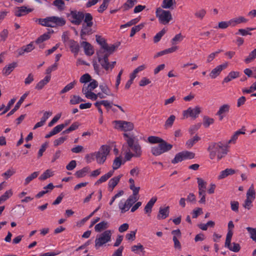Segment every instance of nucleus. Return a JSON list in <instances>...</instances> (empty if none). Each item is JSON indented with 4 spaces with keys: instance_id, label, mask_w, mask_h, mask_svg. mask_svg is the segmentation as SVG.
I'll return each instance as SVG.
<instances>
[{
    "instance_id": "obj_25",
    "label": "nucleus",
    "mask_w": 256,
    "mask_h": 256,
    "mask_svg": "<svg viewBox=\"0 0 256 256\" xmlns=\"http://www.w3.org/2000/svg\"><path fill=\"white\" fill-rule=\"evenodd\" d=\"M118 207L121 214L125 213L129 210L130 208L124 199H122L119 202L118 204Z\"/></svg>"
},
{
    "instance_id": "obj_17",
    "label": "nucleus",
    "mask_w": 256,
    "mask_h": 256,
    "mask_svg": "<svg viewBox=\"0 0 256 256\" xmlns=\"http://www.w3.org/2000/svg\"><path fill=\"white\" fill-rule=\"evenodd\" d=\"M98 86V82L96 80H93L88 84H84L82 89L83 94L92 92Z\"/></svg>"
},
{
    "instance_id": "obj_36",
    "label": "nucleus",
    "mask_w": 256,
    "mask_h": 256,
    "mask_svg": "<svg viewBox=\"0 0 256 256\" xmlns=\"http://www.w3.org/2000/svg\"><path fill=\"white\" fill-rule=\"evenodd\" d=\"M239 76V72H234L232 71L230 72L228 75L224 78L223 80V83L226 82H228L233 79H234L236 78H238Z\"/></svg>"
},
{
    "instance_id": "obj_1",
    "label": "nucleus",
    "mask_w": 256,
    "mask_h": 256,
    "mask_svg": "<svg viewBox=\"0 0 256 256\" xmlns=\"http://www.w3.org/2000/svg\"><path fill=\"white\" fill-rule=\"evenodd\" d=\"M96 40L100 46V48L96 52L98 61L106 72H112L116 62H110L108 57L115 51L116 47L114 44L108 45L105 39L100 36H96Z\"/></svg>"
},
{
    "instance_id": "obj_22",
    "label": "nucleus",
    "mask_w": 256,
    "mask_h": 256,
    "mask_svg": "<svg viewBox=\"0 0 256 256\" xmlns=\"http://www.w3.org/2000/svg\"><path fill=\"white\" fill-rule=\"evenodd\" d=\"M28 92H26L20 98L18 102L16 104V106H14V108L11 110L8 114L6 116H9L12 114H13L15 112H16L20 107L22 104L24 100L26 98L28 95Z\"/></svg>"
},
{
    "instance_id": "obj_52",
    "label": "nucleus",
    "mask_w": 256,
    "mask_h": 256,
    "mask_svg": "<svg viewBox=\"0 0 256 256\" xmlns=\"http://www.w3.org/2000/svg\"><path fill=\"white\" fill-rule=\"evenodd\" d=\"M234 228V224L232 221H230L228 223V232L226 234V238H227L228 240H229L230 238H232L233 235L232 229Z\"/></svg>"
},
{
    "instance_id": "obj_13",
    "label": "nucleus",
    "mask_w": 256,
    "mask_h": 256,
    "mask_svg": "<svg viewBox=\"0 0 256 256\" xmlns=\"http://www.w3.org/2000/svg\"><path fill=\"white\" fill-rule=\"evenodd\" d=\"M228 66V63L226 62L214 68L210 74V76L211 78L214 79L218 76L222 71L226 68Z\"/></svg>"
},
{
    "instance_id": "obj_42",
    "label": "nucleus",
    "mask_w": 256,
    "mask_h": 256,
    "mask_svg": "<svg viewBox=\"0 0 256 256\" xmlns=\"http://www.w3.org/2000/svg\"><path fill=\"white\" fill-rule=\"evenodd\" d=\"M200 140V138L198 136H195L193 138L189 139L186 144L188 148H192L196 143Z\"/></svg>"
},
{
    "instance_id": "obj_51",
    "label": "nucleus",
    "mask_w": 256,
    "mask_h": 256,
    "mask_svg": "<svg viewBox=\"0 0 256 256\" xmlns=\"http://www.w3.org/2000/svg\"><path fill=\"white\" fill-rule=\"evenodd\" d=\"M214 118H210L208 116H204L203 118V125L205 128H208L210 124L214 123Z\"/></svg>"
},
{
    "instance_id": "obj_32",
    "label": "nucleus",
    "mask_w": 256,
    "mask_h": 256,
    "mask_svg": "<svg viewBox=\"0 0 256 256\" xmlns=\"http://www.w3.org/2000/svg\"><path fill=\"white\" fill-rule=\"evenodd\" d=\"M114 174V170H110L108 173L102 176L95 183L96 185H99L100 184L106 182L109 178H110Z\"/></svg>"
},
{
    "instance_id": "obj_60",
    "label": "nucleus",
    "mask_w": 256,
    "mask_h": 256,
    "mask_svg": "<svg viewBox=\"0 0 256 256\" xmlns=\"http://www.w3.org/2000/svg\"><path fill=\"white\" fill-rule=\"evenodd\" d=\"M148 140L150 144H159L164 140L158 136H150L148 138Z\"/></svg>"
},
{
    "instance_id": "obj_20",
    "label": "nucleus",
    "mask_w": 256,
    "mask_h": 256,
    "mask_svg": "<svg viewBox=\"0 0 256 256\" xmlns=\"http://www.w3.org/2000/svg\"><path fill=\"white\" fill-rule=\"evenodd\" d=\"M230 24V26L234 27L236 25L242 24L246 23L248 20L242 16H239L236 18H234L229 20Z\"/></svg>"
},
{
    "instance_id": "obj_6",
    "label": "nucleus",
    "mask_w": 256,
    "mask_h": 256,
    "mask_svg": "<svg viewBox=\"0 0 256 256\" xmlns=\"http://www.w3.org/2000/svg\"><path fill=\"white\" fill-rule=\"evenodd\" d=\"M156 14L159 22L164 25L168 24L172 19V14L169 10H164L160 8L156 9Z\"/></svg>"
},
{
    "instance_id": "obj_35",
    "label": "nucleus",
    "mask_w": 256,
    "mask_h": 256,
    "mask_svg": "<svg viewBox=\"0 0 256 256\" xmlns=\"http://www.w3.org/2000/svg\"><path fill=\"white\" fill-rule=\"evenodd\" d=\"M138 193L132 192V194L126 200V202L130 208L138 200L139 196H138Z\"/></svg>"
},
{
    "instance_id": "obj_56",
    "label": "nucleus",
    "mask_w": 256,
    "mask_h": 256,
    "mask_svg": "<svg viewBox=\"0 0 256 256\" xmlns=\"http://www.w3.org/2000/svg\"><path fill=\"white\" fill-rule=\"evenodd\" d=\"M128 182L130 183V188L132 191V192L138 193L140 190V187H136L134 186V180L132 178H130Z\"/></svg>"
},
{
    "instance_id": "obj_44",
    "label": "nucleus",
    "mask_w": 256,
    "mask_h": 256,
    "mask_svg": "<svg viewBox=\"0 0 256 256\" xmlns=\"http://www.w3.org/2000/svg\"><path fill=\"white\" fill-rule=\"evenodd\" d=\"M84 101V100L80 96L76 95H72L70 96V103L71 104H76Z\"/></svg>"
},
{
    "instance_id": "obj_34",
    "label": "nucleus",
    "mask_w": 256,
    "mask_h": 256,
    "mask_svg": "<svg viewBox=\"0 0 256 256\" xmlns=\"http://www.w3.org/2000/svg\"><path fill=\"white\" fill-rule=\"evenodd\" d=\"M91 27L92 26H88L85 24H82V29L80 32V36L82 39H84V36L90 34L92 33Z\"/></svg>"
},
{
    "instance_id": "obj_46",
    "label": "nucleus",
    "mask_w": 256,
    "mask_h": 256,
    "mask_svg": "<svg viewBox=\"0 0 256 256\" xmlns=\"http://www.w3.org/2000/svg\"><path fill=\"white\" fill-rule=\"evenodd\" d=\"M100 88L102 92L104 93L106 96H113L111 92L110 89L106 84H100Z\"/></svg>"
},
{
    "instance_id": "obj_50",
    "label": "nucleus",
    "mask_w": 256,
    "mask_h": 256,
    "mask_svg": "<svg viewBox=\"0 0 256 256\" xmlns=\"http://www.w3.org/2000/svg\"><path fill=\"white\" fill-rule=\"evenodd\" d=\"M176 120V116L174 115H171L166 120L164 124V127L166 128H171Z\"/></svg>"
},
{
    "instance_id": "obj_23",
    "label": "nucleus",
    "mask_w": 256,
    "mask_h": 256,
    "mask_svg": "<svg viewBox=\"0 0 256 256\" xmlns=\"http://www.w3.org/2000/svg\"><path fill=\"white\" fill-rule=\"evenodd\" d=\"M51 76L50 75L46 76L44 79L40 80L36 86L35 88L37 90H41L50 81Z\"/></svg>"
},
{
    "instance_id": "obj_30",
    "label": "nucleus",
    "mask_w": 256,
    "mask_h": 256,
    "mask_svg": "<svg viewBox=\"0 0 256 256\" xmlns=\"http://www.w3.org/2000/svg\"><path fill=\"white\" fill-rule=\"evenodd\" d=\"M82 46L84 48L85 54L88 56H92L94 53L92 46L88 42H82L81 43Z\"/></svg>"
},
{
    "instance_id": "obj_41",
    "label": "nucleus",
    "mask_w": 256,
    "mask_h": 256,
    "mask_svg": "<svg viewBox=\"0 0 256 256\" xmlns=\"http://www.w3.org/2000/svg\"><path fill=\"white\" fill-rule=\"evenodd\" d=\"M54 176V172L50 170H47L44 171L39 177V180H44L47 178Z\"/></svg>"
},
{
    "instance_id": "obj_55",
    "label": "nucleus",
    "mask_w": 256,
    "mask_h": 256,
    "mask_svg": "<svg viewBox=\"0 0 256 256\" xmlns=\"http://www.w3.org/2000/svg\"><path fill=\"white\" fill-rule=\"evenodd\" d=\"M144 27V24H140L138 25L134 26L132 28L131 30V32L130 34V36L132 37L136 32H139Z\"/></svg>"
},
{
    "instance_id": "obj_64",
    "label": "nucleus",
    "mask_w": 256,
    "mask_h": 256,
    "mask_svg": "<svg viewBox=\"0 0 256 256\" xmlns=\"http://www.w3.org/2000/svg\"><path fill=\"white\" fill-rule=\"evenodd\" d=\"M256 90V84L253 83L249 88H244L242 90L244 94H250Z\"/></svg>"
},
{
    "instance_id": "obj_12",
    "label": "nucleus",
    "mask_w": 256,
    "mask_h": 256,
    "mask_svg": "<svg viewBox=\"0 0 256 256\" xmlns=\"http://www.w3.org/2000/svg\"><path fill=\"white\" fill-rule=\"evenodd\" d=\"M172 240L174 243V248H175L180 250L181 244L179 240L182 238V233L179 229L173 230L172 231Z\"/></svg>"
},
{
    "instance_id": "obj_54",
    "label": "nucleus",
    "mask_w": 256,
    "mask_h": 256,
    "mask_svg": "<svg viewBox=\"0 0 256 256\" xmlns=\"http://www.w3.org/2000/svg\"><path fill=\"white\" fill-rule=\"evenodd\" d=\"M122 158L120 157H116L114 160L113 164H112V168L114 171V170H116L118 169L122 165Z\"/></svg>"
},
{
    "instance_id": "obj_19",
    "label": "nucleus",
    "mask_w": 256,
    "mask_h": 256,
    "mask_svg": "<svg viewBox=\"0 0 256 256\" xmlns=\"http://www.w3.org/2000/svg\"><path fill=\"white\" fill-rule=\"evenodd\" d=\"M18 64L16 62H12L6 65L2 70L3 75L7 76H8L14 70L17 66Z\"/></svg>"
},
{
    "instance_id": "obj_48",
    "label": "nucleus",
    "mask_w": 256,
    "mask_h": 256,
    "mask_svg": "<svg viewBox=\"0 0 256 256\" xmlns=\"http://www.w3.org/2000/svg\"><path fill=\"white\" fill-rule=\"evenodd\" d=\"M76 82L74 80L66 86L60 92V94L66 93L74 88Z\"/></svg>"
},
{
    "instance_id": "obj_18",
    "label": "nucleus",
    "mask_w": 256,
    "mask_h": 256,
    "mask_svg": "<svg viewBox=\"0 0 256 256\" xmlns=\"http://www.w3.org/2000/svg\"><path fill=\"white\" fill-rule=\"evenodd\" d=\"M231 240L232 238H230L229 240H228L227 238H226L224 244L225 247L228 248L230 250L234 252H238L240 248V244L235 242H233L231 244Z\"/></svg>"
},
{
    "instance_id": "obj_62",
    "label": "nucleus",
    "mask_w": 256,
    "mask_h": 256,
    "mask_svg": "<svg viewBox=\"0 0 256 256\" xmlns=\"http://www.w3.org/2000/svg\"><path fill=\"white\" fill-rule=\"evenodd\" d=\"M249 234H250V238L254 241L256 242V228H252L250 227H247L246 228Z\"/></svg>"
},
{
    "instance_id": "obj_38",
    "label": "nucleus",
    "mask_w": 256,
    "mask_h": 256,
    "mask_svg": "<svg viewBox=\"0 0 256 256\" xmlns=\"http://www.w3.org/2000/svg\"><path fill=\"white\" fill-rule=\"evenodd\" d=\"M13 195L12 189L6 190L4 193L0 196V204L6 201Z\"/></svg>"
},
{
    "instance_id": "obj_40",
    "label": "nucleus",
    "mask_w": 256,
    "mask_h": 256,
    "mask_svg": "<svg viewBox=\"0 0 256 256\" xmlns=\"http://www.w3.org/2000/svg\"><path fill=\"white\" fill-rule=\"evenodd\" d=\"M137 2V0H127L122 7L124 10H128L132 8Z\"/></svg>"
},
{
    "instance_id": "obj_31",
    "label": "nucleus",
    "mask_w": 256,
    "mask_h": 256,
    "mask_svg": "<svg viewBox=\"0 0 256 256\" xmlns=\"http://www.w3.org/2000/svg\"><path fill=\"white\" fill-rule=\"evenodd\" d=\"M109 227L108 222L106 221H102L96 224L94 226V230L96 232H100L107 229Z\"/></svg>"
},
{
    "instance_id": "obj_24",
    "label": "nucleus",
    "mask_w": 256,
    "mask_h": 256,
    "mask_svg": "<svg viewBox=\"0 0 256 256\" xmlns=\"http://www.w3.org/2000/svg\"><path fill=\"white\" fill-rule=\"evenodd\" d=\"M169 206L166 208H160L157 218L158 220H164L169 215Z\"/></svg>"
},
{
    "instance_id": "obj_4",
    "label": "nucleus",
    "mask_w": 256,
    "mask_h": 256,
    "mask_svg": "<svg viewBox=\"0 0 256 256\" xmlns=\"http://www.w3.org/2000/svg\"><path fill=\"white\" fill-rule=\"evenodd\" d=\"M39 22L42 26L54 28L64 25L66 20L62 18L50 16L44 19H40Z\"/></svg>"
},
{
    "instance_id": "obj_33",
    "label": "nucleus",
    "mask_w": 256,
    "mask_h": 256,
    "mask_svg": "<svg viewBox=\"0 0 256 256\" xmlns=\"http://www.w3.org/2000/svg\"><path fill=\"white\" fill-rule=\"evenodd\" d=\"M256 194L254 185L252 184L246 192V198L254 200L256 198Z\"/></svg>"
},
{
    "instance_id": "obj_43",
    "label": "nucleus",
    "mask_w": 256,
    "mask_h": 256,
    "mask_svg": "<svg viewBox=\"0 0 256 256\" xmlns=\"http://www.w3.org/2000/svg\"><path fill=\"white\" fill-rule=\"evenodd\" d=\"M90 171V168L88 167H84L82 170L77 171L75 175L77 178H80L84 177Z\"/></svg>"
},
{
    "instance_id": "obj_53",
    "label": "nucleus",
    "mask_w": 256,
    "mask_h": 256,
    "mask_svg": "<svg viewBox=\"0 0 256 256\" xmlns=\"http://www.w3.org/2000/svg\"><path fill=\"white\" fill-rule=\"evenodd\" d=\"M256 58V48L244 60V62L246 64H248L254 60Z\"/></svg>"
},
{
    "instance_id": "obj_63",
    "label": "nucleus",
    "mask_w": 256,
    "mask_h": 256,
    "mask_svg": "<svg viewBox=\"0 0 256 256\" xmlns=\"http://www.w3.org/2000/svg\"><path fill=\"white\" fill-rule=\"evenodd\" d=\"M183 40V36L181 34H176L172 40V44L173 45L176 44Z\"/></svg>"
},
{
    "instance_id": "obj_39",
    "label": "nucleus",
    "mask_w": 256,
    "mask_h": 256,
    "mask_svg": "<svg viewBox=\"0 0 256 256\" xmlns=\"http://www.w3.org/2000/svg\"><path fill=\"white\" fill-rule=\"evenodd\" d=\"M245 134V132L237 130L236 131L234 134L232 136L228 142V145L230 144H235L236 142V140L238 138V137L240 134Z\"/></svg>"
},
{
    "instance_id": "obj_26",
    "label": "nucleus",
    "mask_w": 256,
    "mask_h": 256,
    "mask_svg": "<svg viewBox=\"0 0 256 256\" xmlns=\"http://www.w3.org/2000/svg\"><path fill=\"white\" fill-rule=\"evenodd\" d=\"M122 176V174L119 175L118 176L114 177L109 180L108 184V188L110 190L112 191L114 190V187L119 182Z\"/></svg>"
},
{
    "instance_id": "obj_29",
    "label": "nucleus",
    "mask_w": 256,
    "mask_h": 256,
    "mask_svg": "<svg viewBox=\"0 0 256 256\" xmlns=\"http://www.w3.org/2000/svg\"><path fill=\"white\" fill-rule=\"evenodd\" d=\"M157 198L156 196L152 197L147 203L144 208V212L146 214H150L152 212V209L154 203L156 202Z\"/></svg>"
},
{
    "instance_id": "obj_5",
    "label": "nucleus",
    "mask_w": 256,
    "mask_h": 256,
    "mask_svg": "<svg viewBox=\"0 0 256 256\" xmlns=\"http://www.w3.org/2000/svg\"><path fill=\"white\" fill-rule=\"evenodd\" d=\"M112 236V231L107 230L99 235H98L96 238L94 242L95 248L98 250L102 246L105 244L111 241Z\"/></svg>"
},
{
    "instance_id": "obj_49",
    "label": "nucleus",
    "mask_w": 256,
    "mask_h": 256,
    "mask_svg": "<svg viewBox=\"0 0 256 256\" xmlns=\"http://www.w3.org/2000/svg\"><path fill=\"white\" fill-rule=\"evenodd\" d=\"M198 192L206 191V183L201 178H197Z\"/></svg>"
},
{
    "instance_id": "obj_61",
    "label": "nucleus",
    "mask_w": 256,
    "mask_h": 256,
    "mask_svg": "<svg viewBox=\"0 0 256 256\" xmlns=\"http://www.w3.org/2000/svg\"><path fill=\"white\" fill-rule=\"evenodd\" d=\"M206 14V10L204 9H200L194 13V16L200 20H202Z\"/></svg>"
},
{
    "instance_id": "obj_28",
    "label": "nucleus",
    "mask_w": 256,
    "mask_h": 256,
    "mask_svg": "<svg viewBox=\"0 0 256 256\" xmlns=\"http://www.w3.org/2000/svg\"><path fill=\"white\" fill-rule=\"evenodd\" d=\"M236 171L232 168H226L220 172L219 176L218 177V180L223 179L228 176L232 175L235 174Z\"/></svg>"
},
{
    "instance_id": "obj_58",
    "label": "nucleus",
    "mask_w": 256,
    "mask_h": 256,
    "mask_svg": "<svg viewBox=\"0 0 256 256\" xmlns=\"http://www.w3.org/2000/svg\"><path fill=\"white\" fill-rule=\"evenodd\" d=\"M92 20V16L90 14L87 13L84 16V24L88 26H92L93 24Z\"/></svg>"
},
{
    "instance_id": "obj_21",
    "label": "nucleus",
    "mask_w": 256,
    "mask_h": 256,
    "mask_svg": "<svg viewBox=\"0 0 256 256\" xmlns=\"http://www.w3.org/2000/svg\"><path fill=\"white\" fill-rule=\"evenodd\" d=\"M131 250L138 255L144 256L145 250L144 246L140 243L134 245L131 247Z\"/></svg>"
},
{
    "instance_id": "obj_15",
    "label": "nucleus",
    "mask_w": 256,
    "mask_h": 256,
    "mask_svg": "<svg viewBox=\"0 0 256 256\" xmlns=\"http://www.w3.org/2000/svg\"><path fill=\"white\" fill-rule=\"evenodd\" d=\"M34 49V42H31L29 44L24 46H23L18 48L16 52L18 54V56H22L25 53H28L31 52Z\"/></svg>"
},
{
    "instance_id": "obj_14",
    "label": "nucleus",
    "mask_w": 256,
    "mask_h": 256,
    "mask_svg": "<svg viewBox=\"0 0 256 256\" xmlns=\"http://www.w3.org/2000/svg\"><path fill=\"white\" fill-rule=\"evenodd\" d=\"M230 106L229 104H224L220 106L216 112V115L218 116L219 120H222L224 117L228 114L230 110Z\"/></svg>"
},
{
    "instance_id": "obj_10",
    "label": "nucleus",
    "mask_w": 256,
    "mask_h": 256,
    "mask_svg": "<svg viewBox=\"0 0 256 256\" xmlns=\"http://www.w3.org/2000/svg\"><path fill=\"white\" fill-rule=\"evenodd\" d=\"M84 14L82 12L76 10L71 11L68 15L70 20L72 23L76 25H79L84 18Z\"/></svg>"
},
{
    "instance_id": "obj_3",
    "label": "nucleus",
    "mask_w": 256,
    "mask_h": 256,
    "mask_svg": "<svg viewBox=\"0 0 256 256\" xmlns=\"http://www.w3.org/2000/svg\"><path fill=\"white\" fill-rule=\"evenodd\" d=\"M228 146L224 145L221 142L210 144L208 150L209 152V158L210 160L216 158L218 161L224 157L228 152Z\"/></svg>"
},
{
    "instance_id": "obj_45",
    "label": "nucleus",
    "mask_w": 256,
    "mask_h": 256,
    "mask_svg": "<svg viewBox=\"0 0 256 256\" xmlns=\"http://www.w3.org/2000/svg\"><path fill=\"white\" fill-rule=\"evenodd\" d=\"M38 175V172H32L30 175L26 178L24 184L25 186L28 185L32 180L37 178Z\"/></svg>"
},
{
    "instance_id": "obj_9",
    "label": "nucleus",
    "mask_w": 256,
    "mask_h": 256,
    "mask_svg": "<svg viewBox=\"0 0 256 256\" xmlns=\"http://www.w3.org/2000/svg\"><path fill=\"white\" fill-rule=\"evenodd\" d=\"M202 112V108L199 106H196L194 108H188L186 110L182 112L184 118H187L190 117L192 118H197Z\"/></svg>"
},
{
    "instance_id": "obj_2",
    "label": "nucleus",
    "mask_w": 256,
    "mask_h": 256,
    "mask_svg": "<svg viewBox=\"0 0 256 256\" xmlns=\"http://www.w3.org/2000/svg\"><path fill=\"white\" fill-rule=\"evenodd\" d=\"M124 136L128 144V149L124 152V158L126 160L129 161L132 158H140L142 154V150L140 145L138 142V140L132 134L126 133L124 134Z\"/></svg>"
},
{
    "instance_id": "obj_27",
    "label": "nucleus",
    "mask_w": 256,
    "mask_h": 256,
    "mask_svg": "<svg viewBox=\"0 0 256 256\" xmlns=\"http://www.w3.org/2000/svg\"><path fill=\"white\" fill-rule=\"evenodd\" d=\"M176 4L175 0H163L161 6L162 8L173 10Z\"/></svg>"
},
{
    "instance_id": "obj_16",
    "label": "nucleus",
    "mask_w": 256,
    "mask_h": 256,
    "mask_svg": "<svg viewBox=\"0 0 256 256\" xmlns=\"http://www.w3.org/2000/svg\"><path fill=\"white\" fill-rule=\"evenodd\" d=\"M32 12V10L28 8L27 7L22 6L20 7H16L14 10V15L18 17H20L25 16Z\"/></svg>"
},
{
    "instance_id": "obj_11",
    "label": "nucleus",
    "mask_w": 256,
    "mask_h": 256,
    "mask_svg": "<svg viewBox=\"0 0 256 256\" xmlns=\"http://www.w3.org/2000/svg\"><path fill=\"white\" fill-rule=\"evenodd\" d=\"M114 128L123 131H130L134 129V124L124 120H116L114 122Z\"/></svg>"
},
{
    "instance_id": "obj_59",
    "label": "nucleus",
    "mask_w": 256,
    "mask_h": 256,
    "mask_svg": "<svg viewBox=\"0 0 256 256\" xmlns=\"http://www.w3.org/2000/svg\"><path fill=\"white\" fill-rule=\"evenodd\" d=\"M16 173V170L12 168L8 169L2 174V176L6 179H8Z\"/></svg>"
},
{
    "instance_id": "obj_8",
    "label": "nucleus",
    "mask_w": 256,
    "mask_h": 256,
    "mask_svg": "<svg viewBox=\"0 0 256 256\" xmlns=\"http://www.w3.org/2000/svg\"><path fill=\"white\" fill-rule=\"evenodd\" d=\"M110 148L108 146L103 145L100 148L99 150L94 152V158L98 164H103L106 159L107 156L109 154Z\"/></svg>"
},
{
    "instance_id": "obj_57",
    "label": "nucleus",
    "mask_w": 256,
    "mask_h": 256,
    "mask_svg": "<svg viewBox=\"0 0 256 256\" xmlns=\"http://www.w3.org/2000/svg\"><path fill=\"white\" fill-rule=\"evenodd\" d=\"M166 32V30L165 28H163L161 31L158 32L154 38V43H157L158 42L162 37L165 34Z\"/></svg>"
},
{
    "instance_id": "obj_47",
    "label": "nucleus",
    "mask_w": 256,
    "mask_h": 256,
    "mask_svg": "<svg viewBox=\"0 0 256 256\" xmlns=\"http://www.w3.org/2000/svg\"><path fill=\"white\" fill-rule=\"evenodd\" d=\"M215 225L214 221L210 220L206 224H198V228L203 230H207L208 227L213 228Z\"/></svg>"
},
{
    "instance_id": "obj_7",
    "label": "nucleus",
    "mask_w": 256,
    "mask_h": 256,
    "mask_svg": "<svg viewBox=\"0 0 256 256\" xmlns=\"http://www.w3.org/2000/svg\"><path fill=\"white\" fill-rule=\"evenodd\" d=\"M172 148V144L167 143L164 140L158 144L157 146H152L151 152L153 155L158 156L170 150Z\"/></svg>"
},
{
    "instance_id": "obj_37",
    "label": "nucleus",
    "mask_w": 256,
    "mask_h": 256,
    "mask_svg": "<svg viewBox=\"0 0 256 256\" xmlns=\"http://www.w3.org/2000/svg\"><path fill=\"white\" fill-rule=\"evenodd\" d=\"M70 48L71 52L76 55L80 50V46L78 43L74 40H70Z\"/></svg>"
}]
</instances>
